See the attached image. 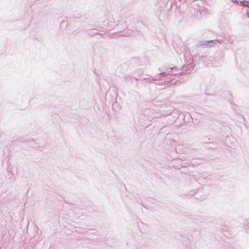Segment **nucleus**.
<instances>
[{
  "label": "nucleus",
  "mask_w": 249,
  "mask_h": 249,
  "mask_svg": "<svg viewBox=\"0 0 249 249\" xmlns=\"http://www.w3.org/2000/svg\"><path fill=\"white\" fill-rule=\"evenodd\" d=\"M223 42V40H218L217 39L210 40H200L197 43L196 46L199 47L202 46H207V45H209L210 47H212L216 44L217 43H222Z\"/></svg>",
  "instance_id": "f257e3e1"
},
{
  "label": "nucleus",
  "mask_w": 249,
  "mask_h": 249,
  "mask_svg": "<svg viewBox=\"0 0 249 249\" xmlns=\"http://www.w3.org/2000/svg\"><path fill=\"white\" fill-rule=\"evenodd\" d=\"M176 74L177 73H168L166 76H164L163 77H165V79L164 80L165 84H167L171 82L173 80H174L175 79V76Z\"/></svg>",
  "instance_id": "20e7f679"
},
{
  "label": "nucleus",
  "mask_w": 249,
  "mask_h": 249,
  "mask_svg": "<svg viewBox=\"0 0 249 249\" xmlns=\"http://www.w3.org/2000/svg\"><path fill=\"white\" fill-rule=\"evenodd\" d=\"M133 79H135V81H138V80H139V79H138V78H134V77H133Z\"/></svg>",
  "instance_id": "6e6552de"
},
{
  "label": "nucleus",
  "mask_w": 249,
  "mask_h": 249,
  "mask_svg": "<svg viewBox=\"0 0 249 249\" xmlns=\"http://www.w3.org/2000/svg\"><path fill=\"white\" fill-rule=\"evenodd\" d=\"M124 78L126 81L130 82L131 83L133 82V77L131 76L127 75L124 77Z\"/></svg>",
  "instance_id": "0eeeda50"
},
{
  "label": "nucleus",
  "mask_w": 249,
  "mask_h": 249,
  "mask_svg": "<svg viewBox=\"0 0 249 249\" xmlns=\"http://www.w3.org/2000/svg\"><path fill=\"white\" fill-rule=\"evenodd\" d=\"M153 81H154V80H157V79H152Z\"/></svg>",
  "instance_id": "1a4fd4ad"
},
{
  "label": "nucleus",
  "mask_w": 249,
  "mask_h": 249,
  "mask_svg": "<svg viewBox=\"0 0 249 249\" xmlns=\"http://www.w3.org/2000/svg\"><path fill=\"white\" fill-rule=\"evenodd\" d=\"M231 1L234 3L239 5L242 6H248V3L249 2V1L243 0H231Z\"/></svg>",
  "instance_id": "39448f33"
},
{
  "label": "nucleus",
  "mask_w": 249,
  "mask_h": 249,
  "mask_svg": "<svg viewBox=\"0 0 249 249\" xmlns=\"http://www.w3.org/2000/svg\"><path fill=\"white\" fill-rule=\"evenodd\" d=\"M203 57V56L201 55V56H199V58H201V57Z\"/></svg>",
  "instance_id": "9d476101"
},
{
  "label": "nucleus",
  "mask_w": 249,
  "mask_h": 249,
  "mask_svg": "<svg viewBox=\"0 0 249 249\" xmlns=\"http://www.w3.org/2000/svg\"><path fill=\"white\" fill-rule=\"evenodd\" d=\"M193 69L194 67L192 65V63H189L187 66H183L182 67V69L183 71L182 72V73L185 72L186 73L189 74L191 72Z\"/></svg>",
  "instance_id": "7ed1b4c3"
},
{
  "label": "nucleus",
  "mask_w": 249,
  "mask_h": 249,
  "mask_svg": "<svg viewBox=\"0 0 249 249\" xmlns=\"http://www.w3.org/2000/svg\"><path fill=\"white\" fill-rule=\"evenodd\" d=\"M177 68L176 67H162L161 68H159V71H160V73L159 74V75L160 77H159V78L160 77H163L164 76H166L168 73L173 70L175 69L176 70Z\"/></svg>",
  "instance_id": "f03ea898"
},
{
  "label": "nucleus",
  "mask_w": 249,
  "mask_h": 249,
  "mask_svg": "<svg viewBox=\"0 0 249 249\" xmlns=\"http://www.w3.org/2000/svg\"><path fill=\"white\" fill-rule=\"evenodd\" d=\"M98 32H97V30L96 29H92L91 30H89L88 34V35H90V36H93V35H96L97 34Z\"/></svg>",
  "instance_id": "423d86ee"
}]
</instances>
